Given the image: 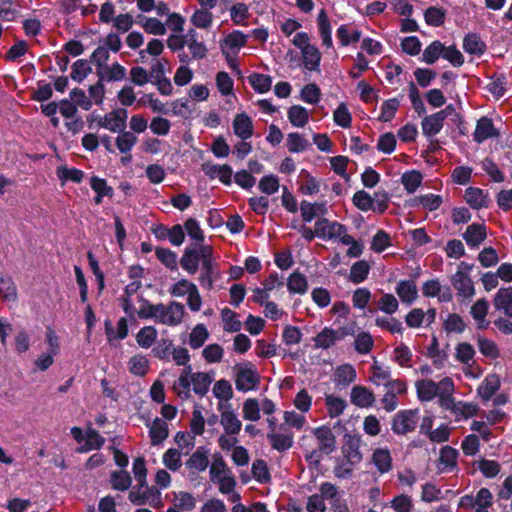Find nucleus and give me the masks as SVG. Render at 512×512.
<instances>
[{"label": "nucleus", "mask_w": 512, "mask_h": 512, "mask_svg": "<svg viewBox=\"0 0 512 512\" xmlns=\"http://www.w3.org/2000/svg\"><path fill=\"white\" fill-rule=\"evenodd\" d=\"M418 421V409L401 410L393 416L391 429L397 435H406L415 430Z\"/></svg>", "instance_id": "nucleus-1"}, {"label": "nucleus", "mask_w": 512, "mask_h": 512, "mask_svg": "<svg viewBox=\"0 0 512 512\" xmlns=\"http://www.w3.org/2000/svg\"><path fill=\"white\" fill-rule=\"evenodd\" d=\"M235 370V385L238 390L247 392L258 386L260 377L251 363L238 364L235 366Z\"/></svg>", "instance_id": "nucleus-2"}, {"label": "nucleus", "mask_w": 512, "mask_h": 512, "mask_svg": "<svg viewBox=\"0 0 512 512\" xmlns=\"http://www.w3.org/2000/svg\"><path fill=\"white\" fill-rule=\"evenodd\" d=\"M159 308L162 310L157 312L155 321L168 326H176L182 322L185 309L181 303L175 301L168 305L160 303Z\"/></svg>", "instance_id": "nucleus-3"}, {"label": "nucleus", "mask_w": 512, "mask_h": 512, "mask_svg": "<svg viewBox=\"0 0 512 512\" xmlns=\"http://www.w3.org/2000/svg\"><path fill=\"white\" fill-rule=\"evenodd\" d=\"M220 424L227 435H237L242 428V422L231 408L229 403H219Z\"/></svg>", "instance_id": "nucleus-4"}, {"label": "nucleus", "mask_w": 512, "mask_h": 512, "mask_svg": "<svg viewBox=\"0 0 512 512\" xmlns=\"http://www.w3.org/2000/svg\"><path fill=\"white\" fill-rule=\"evenodd\" d=\"M127 116L128 113L126 109L117 108L100 118L98 125L111 132H122L126 128Z\"/></svg>", "instance_id": "nucleus-5"}, {"label": "nucleus", "mask_w": 512, "mask_h": 512, "mask_svg": "<svg viewBox=\"0 0 512 512\" xmlns=\"http://www.w3.org/2000/svg\"><path fill=\"white\" fill-rule=\"evenodd\" d=\"M316 233L321 238H339L342 241V238L347 235V228L341 223L320 218L316 221Z\"/></svg>", "instance_id": "nucleus-6"}, {"label": "nucleus", "mask_w": 512, "mask_h": 512, "mask_svg": "<svg viewBox=\"0 0 512 512\" xmlns=\"http://www.w3.org/2000/svg\"><path fill=\"white\" fill-rule=\"evenodd\" d=\"M313 435L318 441L319 452L329 455L336 450V437L327 426H321L313 430Z\"/></svg>", "instance_id": "nucleus-7"}, {"label": "nucleus", "mask_w": 512, "mask_h": 512, "mask_svg": "<svg viewBox=\"0 0 512 512\" xmlns=\"http://www.w3.org/2000/svg\"><path fill=\"white\" fill-rule=\"evenodd\" d=\"M186 467L192 472H203L209 465V450L200 446L185 462Z\"/></svg>", "instance_id": "nucleus-8"}, {"label": "nucleus", "mask_w": 512, "mask_h": 512, "mask_svg": "<svg viewBox=\"0 0 512 512\" xmlns=\"http://www.w3.org/2000/svg\"><path fill=\"white\" fill-rule=\"evenodd\" d=\"M351 403L360 408H367L374 404V393L365 386L356 385L351 389Z\"/></svg>", "instance_id": "nucleus-9"}, {"label": "nucleus", "mask_w": 512, "mask_h": 512, "mask_svg": "<svg viewBox=\"0 0 512 512\" xmlns=\"http://www.w3.org/2000/svg\"><path fill=\"white\" fill-rule=\"evenodd\" d=\"M220 272L218 269V264L216 261L207 262L205 261L202 264V271L199 276V282L202 287L211 290L213 288V283L215 280L219 279Z\"/></svg>", "instance_id": "nucleus-10"}, {"label": "nucleus", "mask_w": 512, "mask_h": 512, "mask_svg": "<svg viewBox=\"0 0 512 512\" xmlns=\"http://www.w3.org/2000/svg\"><path fill=\"white\" fill-rule=\"evenodd\" d=\"M452 285L457 290L459 296L469 298L474 294V287L470 277L461 270L457 271L453 276Z\"/></svg>", "instance_id": "nucleus-11"}, {"label": "nucleus", "mask_w": 512, "mask_h": 512, "mask_svg": "<svg viewBox=\"0 0 512 512\" xmlns=\"http://www.w3.org/2000/svg\"><path fill=\"white\" fill-rule=\"evenodd\" d=\"M301 216L305 222L312 221L316 216L326 215L328 212L326 202L310 203L306 200L300 203Z\"/></svg>", "instance_id": "nucleus-12"}, {"label": "nucleus", "mask_w": 512, "mask_h": 512, "mask_svg": "<svg viewBox=\"0 0 512 512\" xmlns=\"http://www.w3.org/2000/svg\"><path fill=\"white\" fill-rule=\"evenodd\" d=\"M498 135V132L494 128L492 120L487 117H482L478 120L476 129L473 137L477 143H481L488 138H492Z\"/></svg>", "instance_id": "nucleus-13"}, {"label": "nucleus", "mask_w": 512, "mask_h": 512, "mask_svg": "<svg viewBox=\"0 0 512 512\" xmlns=\"http://www.w3.org/2000/svg\"><path fill=\"white\" fill-rule=\"evenodd\" d=\"M235 134L242 140H246L253 135V124L248 115L241 113L236 115L233 121Z\"/></svg>", "instance_id": "nucleus-14"}, {"label": "nucleus", "mask_w": 512, "mask_h": 512, "mask_svg": "<svg viewBox=\"0 0 512 512\" xmlns=\"http://www.w3.org/2000/svg\"><path fill=\"white\" fill-rule=\"evenodd\" d=\"M466 243L471 247H478L486 238V228L482 224L469 225L463 234Z\"/></svg>", "instance_id": "nucleus-15"}, {"label": "nucleus", "mask_w": 512, "mask_h": 512, "mask_svg": "<svg viewBox=\"0 0 512 512\" xmlns=\"http://www.w3.org/2000/svg\"><path fill=\"white\" fill-rule=\"evenodd\" d=\"M500 388V378L496 374L488 375L478 387V395L488 401Z\"/></svg>", "instance_id": "nucleus-16"}, {"label": "nucleus", "mask_w": 512, "mask_h": 512, "mask_svg": "<svg viewBox=\"0 0 512 512\" xmlns=\"http://www.w3.org/2000/svg\"><path fill=\"white\" fill-rule=\"evenodd\" d=\"M494 306L512 318V287L501 288L495 295Z\"/></svg>", "instance_id": "nucleus-17"}, {"label": "nucleus", "mask_w": 512, "mask_h": 512, "mask_svg": "<svg viewBox=\"0 0 512 512\" xmlns=\"http://www.w3.org/2000/svg\"><path fill=\"white\" fill-rule=\"evenodd\" d=\"M271 446L277 451H285L292 447L293 433L291 431L268 433Z\"/></svg>", "instance_id": "nucleus-18"}, {"label": "nucleus", "mask_w": 512, "mask_h": 512, "mask_svg": "<svg viewBox=\"0 0 512 512\" xmlns=\"http://www.w3.org/2000/svg\"><path fill=\"white\" fill-rule=\"evenodd\" d=\"M396 293L403 303H412L418 296V290L413 280H402L396 287Z\"/></svg>", "instance_id": "nucleus-19"}, {"label": "nucleus", "mask_w": 512, "mask_h": 512, "mask_svg": "<svg viewBox=\"0 0 512 512\" xmlns=\"http://www.w3.org/2000/svg\"><path fill=\"white\" fill-rule=\"evenodd\" d=\"M372 462L381 474L387 473L392 469V457L388 449L378 448L374 450Z\"/></svg>", "instance_id": "nucleus-20"}, {"label": "nucleus", "mask_w": 512, "mask_h": 512, "mask_svg": "<svg viewBox=\"0 0 512 512\" xmlns=\"http://www.w3.org/2000/svg\"><path fill=\"white\" fill-rule=\"evenodd\" d=\"M443 116V114L436 112L422 120V130L427 137H432L440 132L444 123Z\"/></svg>", "instance_id": "nucleus-21"}, {"label": "nucleus", "mask_w": 512, "mask_h": 512, "mask_svg": "<svg viewBox=\"0 0 512 512\" xmlns=\"http://www.w3.org/2000/svg\"><path fill=\"white\" fill-rule=\"evenodd\" d=\"M149 433L151 444L154 446L159 445L168 437V425L164 420L156 418L152 423Z\"/></svg>", "instance_id": "nucleus-22"}, {"label": "nucleus", "mask_w": 512, "mask_h": 512, "mask_svg": "<svg viewBox=\"0 0 512 512\" xmlns=\"http://www.w3.org/2000/svg\"><path fill=\"white\" fill-rule=\"evenodd\" d=\"M313 341L315 348L329 349L339 340L334 329L325 327L313 338Z\"/></svg>", "instance_id": "nucleus-23"}, {"label": "nucleus", "mask_w": 512, "mask_h": 512, "mask_svg": "<svg viewBox=\"0 0 512 512\" xmlns=\"http://www.w3.org/2000/svg\"><path fill=\"white\" fill-rule=\"evenodd\" d=\"M417 396L421 401H431L437 397L436 383L430 379L418 380L415 384Z\"/></svg>", "instance_id": "nucleus-24"}, {"label": "nucleus", "mask_w": 512, "mask_h": 512, "mask_svg": "<svg viewBox=\"0 0 512 512\" xmlns=\"http://www.w3.org/2000/svg\"><path fill=\"white\" fill-rule=\"evenodd\" d=\"M466 202L474 209L486 207L488 204L487 195L479 188L470 187L466 189L465 196Z\"/></svg>", "instance_id": "nucleus-25"}, {"label": "nucleus", "mask_w": 512, "mask_h": 512, "mask_svg": "<svg viewBox=\"0 0 512 512\" xmlns=\"http://www.w3.org/2000/svg\"><path fill=\"white\" fill-rule=\"evenodd\" d=\"M198 252L193 248H186L183 256L180 259L181 267L187 271L189 274H195L199 267V257L197 256Z\"/></svg>", "instance_id": "nucleus-26"}, {"label": "nucleus", "mask_w": 512, "mask_h": 512, "mask_svg": "<svg viewBox=\"0 0 512 512\" xmlns=\"http://www.w3.org/2000/svg\"><path fill=\"white\" fill-rule=\"evenodd\" d=\"M0 297L4 301H16L17 289L12 277L0 274Z\"/></svg>", "instance_id": "nucleus-27"}, {"label": "nucleus", "mask_w": 512, "mask_h": 512, "mask_svg": "<svg viewBox=\"0 0 512 512\" xmlns=\"http://www.w3.org/2000/svg\"><path fill=\"white\" fill-rule=\"evenodd\" d=\"M356 379V370L350 364L339 366L334 373V382L338 385L347 386Z\"/></svg>", "instance_id": "nucleus-28"}, {"label": "nucleus", "mask_w": 512, "mask_h": 512, "mask_svg": "<svg viewBox=\"0 0 512 512\" xmlns=\"http://www.w3.org/2000/svg\"><path fill=\"white\" fill-rule=\"evenodd\" d=\"M212 380L209 374L197 372L191 374L190 382L193 385V391L200 396H204L208 392Z\"/></svg>", "instance_id": "nucleus-29"}, {"label": "nucleus", "mask_w": 512, "mask_h": 512, "mask_svg": "<svg viewBox=\"0 0 512 512\" xmlns=\"http://www.w3.org/2000/svg\"><path fill=\"white\" fill-rule=\"evenodd\" d=\"M360 440L357 438H350L343 448V454L350 465H355L362 460V454L359 450Z\"/></svg>", "instance_id": "nucleus-30"}, {"label": "nucleus", "mask_w": 512, "mask_h": 512, "mask_svg": "<svg viewBox=\"0 0 512 512\" xmlns=\"http://www.w3.org/2000/svg\"><path fill=\"white\" fill-rule=\"evenodd\" d=\"M132 483L130 474L125 470L112 471L110 474V484L113 489L126 491Z\"/></svg>", "instance_id": "nucleus-31"}, {"label": "nucleus", "mask_w": 512, "mask_h": 512, "mask_svg": "<svg viewBox=\"0 0 512 512\" xmlns=\"http://www.w3.org/2000/svg\"><path fill=\"white\" fill-rule=\"evenodd\" d=\"M390 379L391 373L389 368L383 367L382 365L378 364L377 361H374L373 365L371 366L370 380L377 386H386Z\"/></svg>", "instance_id": "nucleus-32"}, {"label": "nucleus", "mask_w": 512, "mask_h": 512, "mask_svg": "<svg viewBox=\"0 0 512 512\" xmlns=\"http://www.w3.org/2000/svg\"><path fill=\"white\" fill-rule=\"evenodd\" d=\"M463 48L469 54L482 55L486 45L477 34H468L464 38Z\"/></svg>", "instance_id": "nucleus-33"}, {"label": "nucleus", "mask_w": 512, "mask_h": 512, "mask_svg": "<svg viewBox=\"0 0 512 512\" xmlns=\"http://www.w3.org/2000/svg\"><path fill=\"white\" fill-rule=\"evenodd\" d=\"M245 44L246 36L239 31H234L227 35V37L224 39L223 43L221 44V50L223 54H226L228 56L227 48L239 49L243 47Z\"/></svg>", "instance_id": "nucleus-34"}, {"label": "nucleus", "mask_w": 512, "mask_h": 512, "mask_svg": "<svg viewBox=\"0 0 512 512\" xmlns=\"http://www.w3.org/2000/svg\"><path fill=\"white\" fill-rule=\"evenodd\" d=\"M288 119L296 127H304L309 119L308 111L298 105H294L288 110Z\"/></svg>", "instance_id": "nucleus-35"}, {"label": "nucleus", "mask_w": 512, "mask_h": 512, "mask_svg": "<svg viewBox=\"0 0 512 512\" xmlns=\"http://www.w3.org/2000/svg\"><path fill=\"white\" fill-rule=\"evenodd\" d=\"M318 25H319V32L320 36L322 38L323 45L327 46L328 48L332 46V38H331V26L330 21L327 17V14L325 10H321L318 15Z\"/></svg>", "instance_id": "nucleus-36"}, {"label": "nucleus", "mask_w": 512, "mask_h": 512, "mask_svg": "<svg viewBox=\"0 0 512 512\" xmlns=\"http://www.w3.org/2000/svg\"><path fill=\"white\" fill-rule=\"evenodd\" d=\"M325 405L327 407L328 415L331 418L337 417L343 413L347 403L344 399L333 395H327L325 398Z\"/></svg>", "instance_id": "nucleus-37"}, {"label": "nucleus", "mask_w": 512, "mask_h": 512, "mask_svg": "<svg viewBox=\"0 0 512 512\" xmlns=\"http://www.w3.org/2000/svg\"><path fill=\"white\" fill-rule=\"evenodd\" d=\"M445 46L440 41L432 42L423 52L422 59L427 64H434L440 56H443Z\"/></svg>", "instance_id": "nucleus-38"}, {"label": "nucleus", "mask_w": 512, "mask_h": 512, "mask_svg": "<svg viewBox=\"0 0 512 512\" xmlns=\"http://www.w3.org/2000/svg\"><path fill=\"white\" fill-rule=\"evenodd\" d=\"M369 270L370 266L364 260L354 263L350 270V281L355 284L363 282L367 278Z\"/></svg>", "instance_id": "nucleus-39"}, {"label": "nucleus", "mask_w": 512, "mask_h": 512, "mask_svg": "<svg viewBox=\"0 0 512 512\" xmlns=\"http://www.w3.org/2000/svg\"><path fill=\"white\" fill-rule=\"evenodd\" d=\"M489 304L485 299L477 300L473 306L471 307V314L473 318L478 322V328L484 329L486 325H484L485 318L488 312Z\"/></svg>", "instance_id": "nucleus-40"}, {"label": "nucleus", "mask_w": 512, "mask_h": 512, "mask_svg": "<svg viewBox=\"0 0 512 512\" xmlns=\"http://www.w3.org/2000/svg\"><path fill=\"white\" fill-rule=\"evenodd\" d=\"M287 287L291 293L303 294L306 292L308 284L303 274L294 272L288 278Z\"/></svg>", "instance_id": "nucleus-41"}, {"label": "nucleus", "mask_w": 512, "mask_h": 512, "mask_svg": "<svg viewBox=\"0 0 512 512\" xmlns=\"http://www.w3.org/2000/svg\"><path fill=\"white\" fill-rule=\"evenodd\" d=\"M209 333L203 324L196 325L189 335V344L193 349L200 348L207 340Z\"/></svg>", "instance_id": "nucleus-42"}, {"label": "nucleus", "mask_w": 512, "mask_h": 512, "mask_svg": "<svg viewBox=\"0 0 512 512\" xmlns=\"http://www.w3.org/2000/svg\"><path fill=\"white\" fill-rule=\"evenodd\" d=\"M129 371L137 376H144L149 368V361L143 355H135L128 362Z\"/></svg>", "instance_id": "nucleus-43"}, {"label": "nucleus", "mask_w": 512, "mask_h": 512, "mask_svg": "<svg viewBox=\"0 0 512 512\" xmlns=\"http://www.w3.org/2000/svg\"><path fill=\"white\" fill-rule=\"evenodd\" d=\"M301 52L305 67L311 71L316 70L321 59L319 50L315 46L311 45L310 47H306V49Z\"/></svg>", "instance_id": "nucleus-44"}, {"label": "nucleus", "mask_w": 512, "mask_h": 512, "mask_svg": "<svg viewBox=\"0 0 512 512\" xmlns=\"http://www.w3.org/2000/svg\"><path fill=\"white\" fill-rule=\"evenodd\" d=\"M173 505L183 512H188L195 508V498L187 492L175 493Z\"/></svg>", "instance_id": "nucleus-45"}, {"label": "nucleus", "mask_w": 512, "mask_h": 512, "mask_svg": "<svg viewBox=\"0 0 512 512\" xmlns=\"http://www.w3.org/2000/svg\"><path fill=\"white\" fill-rule=\"evenodd\" d=\"M206 174H209L210 176H217L221 182L224 184H229L231 182L232 177V169L228 165H212V166H206L204 168Z\"/></svg>", "instance_id": "nucleus-46"}, {"label": "nucleus", "mask_w": 512, "mask_h": 512, "mask_svg": "<svg viewBox=\"0 0 512 512\" xmlns=\"http://www.w3.org/2000/svg\"><path fill=\"white\" fill-rule=\"evenodd\" d=\"M157 337V331L152 326H146L137 333L136 340L139 346L149 348Z\"/></svg>", "instance_id": "nucleus-47"}, {"label": "nucleus", "mask_w": 512, "mask_h": 512, "mask_svg": "<svg viewBox=\"0 0 512 512\" xmlns=\"http://www.w3.org/2000/svg\"><path fill=\"white\" fill-rule=\"evenodd\" d=\"M163 463L171 471H177L182 466L181 451L175 448L168 449L163 454Z\"/></svg>", "instance_id": "nucleus-48"}, {"label": "nucleus", "mask_w": 512, "mask_h": 512, "mask_svg": "<svg viewBox=\"0 0 512 512\" xmlns=\"http://www.w3.org/2000/svg\"><path fill=\"white\" fill-rule=\"evenodd\" d=\"M249 82L254 90L259 93H265L270 90L272 79L268 75L254 73L249 77Z\"/></svg>", "instance_id": "nucleus-49"}, {"label": "nucleus", "mask_w": 512, "mask_h": 512, "mask_svg": "<svg viewBox=\"0 0 512 512\" xmlns=\"http://www.w3.org/2000/svg\"><path fill=\"white\" fill-rule=\"evenodd\" d=\"M222 320L224 322V330L229 332H238L241 329V322L237 319V314L225 308L221 312Z\"/></svg>", "instance_id": "nucleus-50"}, {"label": "nucleus", "mask_w": 512, "mask_h": 512, "mask_svg": "<svg viewBox=\"0 0 512 512\" xmlns=\"http://www.w3.org/2000/svg\"><path fill=\"white\" fill-rule=\"evenodd\" d=\"M116 138V146L121 153H129L137 142V137L129 131H122Z\"/></svg>", "instance_id": "nucleus-51"}, {"label": "nucleus", "mask_w": 512, "mask_h": 512, "mask_svg": "<svg viewBox=\"0 0 512 512\" xmlns=\"http://www.w3.org/2000/svg\"><path fill=\"white\" fill-rule=\"evenodd\" d=\"M477 342L479 350L484 356L491 359H496L499 357L500 352L494 341L484 337H478Z\"/></svg>", "instance_id": "nucleus-52"}, {"label": "nucleus", "mask_w": 512, "mask_h": 512, "mask_svg": "<svg viewBox=\"0 0 512 512\" xmlns=\"http://www.w3.org/2000/svg\"><path fill=\"white\" fill-rule=\"evenodd\" d=\"M231 473V470L227 467L222 456L215 457L210 466V479L216 481L217 479Z\"/></svg>", "instance_id": "nucleus-53"}, {"label": "nucleus", "mask_w": 512, "mask_h": 512, "mask_svg": "<svg viewBox=\"0 0 512 512\" xmlns=\"http://www.w3.org/2000/svg\"><path fill=\"white\" fill-rule=\"evenodd\" d=\"M243 417L245 420L257 421L260 419V405L254 398L247 399L243 404Z\"/></svg>", "instance_id": "nucleus-54"}, {"label": "nucleus", "mask_w": 512, "mask_h": 512, "mask_svg": "<svg viewBox=\"0 0 512 512\" xmlns=\"http://www.w3.org/2000/svg\"><path fill=\"white\" fill-rule=\"evenodd\" d=\"M399 104H400L399 100L396 98H392V99L385 101L381 107V114L378 118L379 121H381V122L391 121L395 116V113L399 107Z\"/></svg>", "instance_id": "nucleus-55"}, {"label": "nucleus", "mask_w": 512, "mask_h": 512, "mask_svg": "<svg viewBox=\"0 0 512 512\" xmlns=\"http://www.w3.org/2000/svg\"><path fill=\"white\" fill-rule=\"evenodd\" d=\"M373 339L367 332H361L357 335L354 348L359 354H367L373 348Z\"/></svg>", "instance_id": "nucleus-56"}, {"label": "nucleus", "mask_w": 512, "mask_h": 512, "mask_svg": "<svg viewBox=\"0 0 512 512\" xmlns=\"http://www.w3.org/2000/svg\"><path fill=\"white\" fill-rule=\"evenodd\" d=\"M309 146V142L298 133H290L287 136V147L292 153L304 151Z\"/></svg>", "instance_id": "nucleus-57"}, {"label": "nucleus", "mask_w": 512, "mask_h": 512, "mask_svg": "<svg viewBox=\"0 0 512 512\" xmlns=\"http://www.w3.org/2000/svg\"><path fill=\"white\" fill-rule=\"evenodd\" d=\"M190 385L191 382L187 378V374H180L178 380L173 385V390L181 399H188L191 396Z\"/></svg>", "instance_id": "nucleus-58"}, {"label": "nucleus", "mask_w": 512, "mask_h": 512, "mask_svg": "<svg viewBox=\"0 0 512 512\" xmlns=\"http://www.w3.org/2000/svg\"><path fill=\"white\" fill-rule=\"evenodd\" d=\"M215 397L221 400L229 401L233 397L232 386L227 380H219L213 387Z\"/></svg>", "instance_id": "nucleus-59"}, {"label": "nucleus", "mask_w": 512, "mask_h": 512, "mask_svg": "<svg viewBox=\"0 0 512 512\" xmlns=\"http://www.w3.org/2000/svg\"><path fill=\"white\" fill-rule=\"evenodd\" d=\"M353 203L358 209L362 211H368L373 209L374 198L371 197L367 192L361 190L354 194Z\"/></svg>", "instance_id": "nucleus-60"}, {"label": "nucleus", "mask_w": 512, "mask_h": 512, "mask_svg": "<svg viewBox=\"0 0 512 512\" xmlns=\"http://www.w3.org/2000/svg\"><path fill=\"white\" fill-rule=\"evenodd\" d=\"M333 118L335 123L343 128H348L351 125V114L344 103H341L334 111Z\"/></svg>", "instance_id": "nucleus-61"}, {"label": "nucleus", "mask_w": 512, "mask_h": 512, "mask_svg": "<svg viewBox=\"0 0 512 512\" xmlns=\"http://www.w3.org/2000/svg\"><path fill=\"white\" fill-rule=\"evenodd\" d=\"M458 451L451 446H444L440 450L439 461L446 467L453 468L457 464Z\"/></svg>", "instance_id": "nucleus-62"}, {"label": "nucleus", "mask_w": 512, "mask_h": 512, "mask_svg": "<svg viewBox=\"0 0 512 512\" xmlns=\"http://www.w3.org/2000/svg\"><path fill=\"white\" fill-rule=\"evenodd\" d=\"M157 258L169 269L174 270L177 268V255L166 248H156Z\"/></svg>", "instance_id": "nucleus-63"}, {"label": "nucleus", "mask_w": 512, "mask_h": 512, "mask_svg": "<svg viewBox=\"0 0 512 512\" xmlns=\"http://www.w3.org/2000/svg\"><path fill=\"white\" fill-rule=\"evenodd\" d=\"M212 19H213V16H212V13L209 12L208 10L204 9V10H197L194 12V14L192 15L191 17V22L193 23L194 26L198 27V28H208L210 27L211 23H212Z\"/></svg>", "instance_id": "nucleus-64"}]
</instances>
